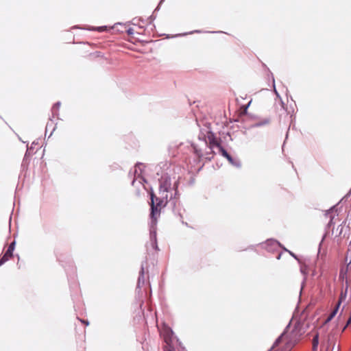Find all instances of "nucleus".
I'll return each mask as SVG.
<instances>
[{
  "label": "nucleus",
  "instance_id": "obj_1",
  "mask_svg": "<svg viewBox=\"0 0 351 351\" xmlns=\"http://www.w3.org/2000/svg\"><path fill=\"white\" fill-rule=\"evenodd\" d=\"M170 164L165 161L160 162L157 167L160 169H164L165 172H161V177L158 180L159 182V194L162 195V198L168 199V193L171 192L169 197V204L173 208V212L175 215H178L180 218H182V213L184 210L180 206V202L178 201V180H176L173 187H171V176L169 175L170 170H169Z\"/></svg>",
  "mask_w": 351,
  "mask_h": 351
},
{
  "label": "nucleus",
  "instance_id": "obj_2",
  "mask_svg": "<svg viewBox=\"0 0 351 351\" xmlns=\"http://www.w3.org/2000/svg\"><path fill=\"white\" fill-rule=\"evenodd\" d=\"M151 213H150V224H149V239L150 245L153 249L158 250L156 238V226L157 219L160 215V207L165 206L169 203V199L162 198V195L160 197L155 196L154 193L151 194Z\"/></svg>",
  "mask_w": 351,
  "mask_h": 351
},
{
  "label": "nucleus",
  "instance_id": "obj_3",
  "mask_svg": "<svg viewBox=\"0 0 351 351\" xmlns=\"http://www.w3.org/2000/svg\"><path fill=\"white\" fill-rule=\"evenodd\" d=\"M143 166L142 163H137L134 169L131 170L129 173V175H133L134 178L132 181V185L135 186L136 183L138 182L140 184L143 185L144 182H146L145 179L143 178V169L141 167Z\"/></svg>",
  "mask_w": 351,
  "mask_h": 351
},
{
  "label": "nucleus",
  "instance_id": "obj_4",
  "mask_svg": "<svg viewBox=\"0 0 351 351\" xmlns=\"http://www.w3.org/2000/svg\"><path fill=\"white\" fill-rule=\"evenodd\" d=\"M161 333L164 337L166 346H174V341L178 337L174 336V332L171 328L167 326H165Z\"/></svg>",
  "mask_w": 351,
  "mask_h": 351
},
{
  "label": "nucleus",
  "instance_id": "obj_5",
  "mask_svg": "<svg viewBox=\"0 0 351 351\" xmlns=\"http://www.w3.org/2000/svg\"><path fill=\"white\" fill-rule=\"evenodd\" d=\"M147 265V260L144 261L141 263V270L139 271V276L138 278L137 281V285H136V290L139 293L141 291V287L145 285V272H148L147 269L145 271V268Z\"/></svg>",
  "mask_w": 351,
  "mask_h": 351
},
{
  "label": "nucleus",
  "instance_id": "obj_6",
  "mask_svg": "<svg viewBox=\"0 0 351 351\" xmlns=\"http://www.w3.org/2000/svg\"><path fill=\"white\" fill-rule=\"evenodd\" d=\"M207 138L209 143V149L210 151V153L214 152L213 149L215 147L217 148L218 150L219 149L220 147H222L220 143V141L217 139V138L215 136V134L213 132H208L207 133Z\"/></svg>",
  "mask_w": 351,
  "mask_h": 351
},
{
  "label": "nucleus",
  "instance_id": "obj_7",
  "mask_svg": "<svg viewBox=\"0 0 351 351\" xmlns=\"http://www.w3.org/2000/svg\"><path fill=\"white\" fill-rule=\"evenodd\" d=\"M219 152L223 157L226 158L227 160H228V162L232 165H233L234 167H236L237 168L241 167V163L240 160L237 158H233L223 147H219Z\"/></svg>",
  "mask_w": 351,
  "mask_h": 351
},
{
  "label": "nucleus",
  "instance_id": "obj_8",
  "mask_svg": "<svg viewBox=\"0 0 351 351\" xmlns=\"http://www.w3.org/2000/svg\"><path fill=\"white\" fill-rule=\"evenodd\" d=\"M263 247L269 252H274L281 247V244L275 239H267L265 243H262Z\"/></svg>",
  "mask_w": 351,
  "mask_h": 351
},
{
  "label": "nucleus",
  "instance_id": "obj_9",
  "mask_svg": "<svg viewBox=\"0 0 351 351\" xmlns=\"http://www.w3.org/2000/svg\"><path fill=\"white\" fill-rule=\"evenodd\" d=\"M16 242L12 241L8 246V250L5 254L0 258V266L7 262L13 255V252L15 248Z\"/></svg>",
  "mask_w": 351,
  "mask_h": 351
},
{
  "label": "nucleus",
  "instance_id": "obj_10",
  "mask_svg": "<svg viewBox=\"0 0 351 351\" xmlns=\"http://www.w3.org/2000/svg\"><path fill=\"white\" fill-rule=\"evenodd\" d=\"M341 305V300L340 301H338L337 305H336V307L335 308V309L331 312V313L330 314V315L328 317V318L326 319L325 321V323H328L329 322H330L332 318L336 315V314L337 313V311L339 310V308Z\"/></svg>",
  "mask_w": 351,
  "mask_h": 351
},
{
  "label": "nucleus",
  "instance_id": "obj_11",
  "mask_svg": "<svg viewBox=\"0 0 351 351\" xmlns=\"http://www.w3.org/2000/svg\"><path fill=\"white\" fill-rule=\"evenodd\" d=\"M61 105L60 101L56 102L51 108L52 117L55 118L59 114V108Z\"/></svg>",
  "mask_w": 351,
  "mask_h": 351
},
{
  "label": "nucleus",
  "instance_id": "obj_12",
  "mask_svg": "<svg viewBox=\"0 0 351 351\" xmlns=\"http://www.w3.org/2000/svg\"><path fill=\"white\" fill-rule=\"evenodd\" d=\"M300 272L304 275V278H303V281L302 282V287H301V290H300V292H301L303 289V287L305 284L306 280L307 268H306V265H302L300 267Z\"/></svg>",
  "mask_w": 351,
  "mask_h": 351
},
{
  "label": "nucleus",
  "instance_id": "obj_13",
  "mask_svg": "<svg viewBox=\"0 0 351 351\" xmlns=\"http://www.w3.org/2000/svg\"><path fill=\"white\" fill-rule=\"evenodd\" d=\"M177 349L178 351H186L185 348L184 347L182 343L180 341L178 338L174 341V350Z\"/></svg>",
  "mask_w": 351,
  "mask_h": 351
},
{
  "label": "nucleus",
  "instance_id": "obj_14",
  "mask_svg": "<svg viewBox=\"0 0 351 351\" xmlns=\"http://www.w3.org/2000/svg\"><path fill=\"white\" fill-rule=\"evenodd\" d=\"M269 123V119H265L263 121L256 122L255 123H254L252 125V127L253 128L261 127V126L268 124Z\"/></svg>",
  "mask_w": 351,
  "mask_h": 351
},
{
  "label": "nucleus",
  "instance_id": "obj_15",
  "mask_svg": "<svg viewBox=\"0 0 351 351\" xmlns=\"http://www.w3.org/2000/svg\"><path fill=\"white\" fill-rule=\"evenodd\" d=\"M270 75H271V79H272V82H273V88H274V93L276 94V97L278 98H279L280 100H282L278 92L277 91L276 88V85H275V80H274V75L272 73H270Z\"/></svg>",
  "mask_w": 351,
  "mask_h": 351
},
{
  "label": "nucleus",
  "instance_id": "obj_16",
  "mask_svg": "<svg viewBox=\"0 0 351 351\" xmlns=\"http://www.w3.org/2000/svg\"><path fill=\"white\" fill-rule=\"evenodd\" d=\"M319 343V335L318 334L315 335L313 339V348L315 350L317 348Z\"/></svg>",
  "mask_w": 351,
  "mask_h": 351
},
{
  "label": "nucleus",
  "instance_id": "obj_17",
  "mask_svg": "<svg viewBox=\"0 0 351 351\" xmlns=\"http://www.w3.org/2000/svg\"><path fill=\"white\" fill-rule=\"evenodd\" d=\"M284 333H285V332L276 339V341H274V343L273 344V346L267 351H272L273 348L274 347L277 346L280 343L282 337L284 335Z\"/></svg>",
  "mask_w": 351,
  "mask_h": 351
},
{
  "label": "nucleus",
  "instance_id": "obj_18",
  "mask_svg": "<svg viewBox=\"0 0 351 351\" xmlns=\"http://www.w3.org/2000/svg\"><path fill=\"white\" fill-rule=\"evenodd\" d=\"M201 32H202V31H200V30H195V31L191 32L189 33H184V34L173 35V36H167V38H174V37H177V36H186L187 34H193V33H201Z\"/></svg>",
  "mask_w": 351,
  "mask_h": 351
},
{
  "label": "nucleus",
  "instance_id": "obj_19",
  "mask_svg": "<svg viewBox=\"0 0 351 351\" xmlns=\"http://www.w3.org/2000/svg\"><path fill=\"white\" fill-rule=\"evenodd\" d=\"M346 284H348V281L346 280ZM348 285H346V289H345V291L344 292H341V295H340V298L339 300V301L341 300V303L342 302L343 300H344L346 298V295H347V291H348Z\"/></svg>",
  "mask_w": 351,
  "mask_h": 351
},
{
  "label": "nucleus",
  "instance_id": "obj_20",
  "mask_svg": "<svg viewBox=\"0 0 351 351\" xmlns=\"http://www.w3.org/2000/svg\"><path fill=\"white\" fill-rule=\"evenodd\" d=\"M343 223L339 225L336 229V237H339L342 232H343Z\"/></svg>",
  "mask_w": 351,
  "mask_h": 351
},
{
  "label": "nucleus",
  "instance_id": "obj_21",
  "mask_svg": "<svg viewBox=\"0 0 351 351\" xmlns=\"http://www.w3.org/2000/svg\"><path fill=\"white\" fill-rule=\"evenodd\" d=\"M106 29V26H101V27H97L88 28V30H97L98 32H103Z\"/></svg>",
  "mask_w": 351,
  "mask_h": 351
},
{
  "label": "nucleus",
  "instance_id": "obj_22",
  "mask_svg": "<svg viewBox=\"0 0 351 351\" xmlns=\"http://www.w3.org/2000/svg\"><path fill=\"white\" fill-rule=\"evenodd\" d=\"M30 151L31 150L29 149V147H27V151H26L25 154L24 158H23V163L26 162L27 160L28 159V158H29V156L30 155Z\"/></svg>",
  "mask_w": 351,
  "mask_h": 351
},
{
  "label": "nucleus",
  "instance_id": "obj_23",
  "mask_svg": "<svg viewBox=\"0 0 351 351\" xmlns=\"http://www.w3.org/2000/svg\"><path fill=\"white\" fill-rule=\"evenodd\" d=\"M53 118L52 117L49 118V122H47V125H46V131H47L49 128L52 127V125H53Z\"/></svg>",
  "mask_w": 351,
  "mask_h": 351
},
{
  "label": "nucleus",
  "instance_id": "obj_24",
  "mask_svg": "<svg viewBox=\"0 0 351 351\" xmlns=\"http://www.w3.org/2000/svg\"><path fill=\"white\" fill-rule=\"evenodd\" d=\"M194 149H195V154L199 156V157H202L203 156V154L202 152V150L201 149H197L195 147H194Z\"/></svg>",
  "mask_w": 351,
  "mask_h": 351
},
{
  "label": "nucleus",
  "instance_id": "obj_25",
  "mask_svg": "<svg viewBox=\"0 0 351 351\" xmlns=\"http://www.w3.org/2000/svg\"><path fill=\"white\" fill-rule=\"evenodd\" d=\"M164 351H175L174 350V346H166L164 348Z\"/></svg>",
  "mask_w": 351,
  "mask_h": 351
},
{
  "label": "nucleus",
  "instance_id": "obj_26",
  "mask_svg": "<svg viewBox=\"0 0 351 351\" xmlns=\"http://www.w3.org/2000/svg\"><path fill=\"white\" fill-rule=\"evenodd\" d=\"M332 225H333V217H330V221L328 223V224H327V226H326V229H328V228H330V227L331 226H332Z\"/></svg>",
  "mask_w": 351,
  "mask_h": 351
},
{
  "label": "nucleus",
  "instance_id": "obj_27",
  "mask_svg": "<svg viewBox=\"0 0 351 351\" xmlns=\"http://www.w3.org/2000/svg\"><path fill=\"white\" fill-rule=\"evenodd\" d=\"M283 250L285 251V252H289L294 258L297 259L298 260V258L296 256V255H295L293 252H291V251L288 250L287 249H286L285 247H283Z\"/></svg>",
  "mask_w": 351,
  "mask_h": 351
},
{
  "label": "nucleus",
  "instance_id": "obj_28",
  "mask_svg": "<svg viewBox=\"0 0 351 351\" xmlns=\"http://www.w3.org/2000/svg\"><path fill=\"white\" fill-rule=\"evenodd\" d=\"M127 33L129 35H132L134 34V29L131 27H130L128 30H127Z\"/></svg>",
  "mask_w": 351,
  "mask_h": 351
},
{
  "label": "nucleus",
  "instance_id": "obj_29",
  "mask_svg": "<svg viewBox=\"0 0 351 351\" xmlns=\"http://www.w3.org/2000/svg\"><path fill=\"white\" fill-rule=\"evenodd\" d=\"M38 145V143H36V142L34 141V142L32 143L31 146L29 147V149L30 150L33 149L34 148L35 145Z\"/></svg>",
  "mask_w": 351,
  "mask_h": 351
},
{
  "label": "nucleus",
  "instance_id": "obj_30",
  "mask_svg": "<svg viewBox=\"0 0 351 351\" xmlns=\"http://www.w3.org/2000/svg\"><path fill=\"white\" fill-rule=\"evenodd\" d=\"M80 321L84 324H86V326H88L89 325V322L88 320H84V319H79Z\"/></svg>",
  "mask_w": 351,
  "mask_h": 351
},
{
  "label": "nucleus",
  "instance_id": "obj_31",
  "mask_svg": "<svg viewBox=\"0 0 351 351\" xmlns=\"http://www.w3.org/2000/svg\"><path fill=\"white\" fill-rule=\"evenodd\" d=\"M350 322H351V317L348 319V322H347L346 325L344 326V328H343V330H345V328L347 327V326H348Z\"/></svg>",
  "mask_w": 351,
  "mask_h": 351
},
{
  "label": "nucleus",
  "instance_id": "obj_32",
  "mask_svg": "<svg viewBox=\"0 0 351 351\" xmlns=\"http://www.w3.org/2000/svg\"><path fill=\"white\" fill-rule=\"evenodd\" d=\"M165 0H160V3H159V5H158V7L155 9V11L156 10H159V6Z\"/></svg>",
  "mask_w": 351,
  "mask_h": 351
},
{
  "label": "nucleus",
  "instance_id": "obj_33",
  "mask_svg": "<svg viewBox=\"0 0 351 351\" xmlns=\"http://www.w3.org/2000/svg\"><path fill=\"white\" fill-rule=\"evenodd\" d=\"M335 206H333L331 207L328 210H327L326 215L330 213L331 210H332L335 208Z\"/></svg>",
  "mask_w": 351,
  "mask_h": 351
},
{
  "label": "nucleus",
  "instance_id": "obj_34",
  "mask_svg": "<svg viewBox=\"0 0 351 351\" xmlns=\"http://www.w3.org/2000/svg\"><path fill=\"white\" fill-rule=\"evenodd\" d=\"M326 234H327V232H326V233L324 234V235L323 236L322 239V241H321V242H320V243H319V245L322 244V243L323 242L324 239H325V237H326Z\"/></svg>",
  "mask_w": 351,
  "mask_h": 351
},
{
  "label": "nucleus",
  "instance_id": "obj_35",
  "mask_svg": "<svg viewBox=\"0 0 351 351\" xmlns=\"http://www.w3.org/2000/svg\"><path fill=\"white\" fill-rule=\"evenodd\" d=\"M345 275H346V274H343V272L341 271L339 277L343 278Z\"/></svg>",
  "mask_w": 351,
  "mask_h": 351
},
{
  "label": "nucleus",
  "instance_id": "obj_36",
  "mask_svg": "<svg viewBox=\"0 0 351 351\" xmlns=\"http://www.w3.org/2000/svg\"><path fill=\"white\" fill-rule=\"evenodd\" d=\"M210 32V33H213V34H215V33H223V32H221V31H217V32L214 31V32Z\"/></svg>",
  "mask_w": 351,
  "mask_h": 351
},
{
  "label": "nucleus",
  "instance_id": "obj_37",
  "mask_svg": "<svg viewBox=\"0 0 351 351\" xmlns=\"http://www.w3.org/2000/svg\"><path fill=\"white\" fill-rule=\"evenodd\" d=\"M281 254H282V253H279V254H278V256H277V257H276V258H277V259H278V260H279V259L280 258V257H281Z\"/></svg>",
  "mask_w": 351,
  "mask_h": 351
},
{
  "label": "nucleus",
  "instance_id": "obj_38",
  "mask_svg": "<svg viewBox=\"0 0 351 351\" xmlns=\"http://www.w3.org/2000/svg\"><path fill=\"white\" fill-rule=\"evenodd\" d=\"M206 158L210 160V159H211V157L206 156Z\"/></svg>",
  "mask_w": 351,
  "mask_h": 351
},
{
  "label": "nucleus",
  "instance_id": "obj_39",
  "mask_svg": "<svg viewBox=\"0 0 351 351\" xmlns=\"http://www.w3.org/2000/svg\"><path fill=\"white\" fill-rule=\"evenodd\" d=\"M250 102L249 104H247V106H246V108H248V106H250Z\"/></svg>",
  "mask_w": 351,
  "mask_h": 351
},
{
  "label": "nucleus",
  "instance_id": "obj_40",
  "mask_svg": "<svg viewBox=\"0 0 351 351\" xmlns=\"http://www.w3.org/2000/svg\"><path fill=\"white\" fill-rule=\"evenodd\" d=\"M250 102L249 104H247V106H246V108H248V106H250Z\"/></svg>",
  "mask_w": 351,
  "mask_h": 351
}]
</instances>
